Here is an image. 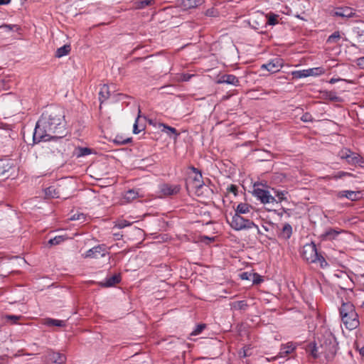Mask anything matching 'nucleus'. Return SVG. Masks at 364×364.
<instances>
[{"label":"nucleus","mask_w":364,"mask_h":364,"mask_svg":"<svg viewBox=\"0 0 364 364\" xmlns=\"http://www.w3.org/2000/svg\"><path fill=\"white\" fill-rule=\"evenodd\" d=\"M45 142H48L46 145V148L50 149V151L52 154H58V152H53V151L55 149V147L58 146V144L56 143L55 140L53 139H50L47 141H44Z\"/></svg>","instance_id":"obj_38"},{"label":"nucleus","mask_w":364,"mask_h":364,"mask_svg":"<svg viewBox=\"0 0 364 364\" xmlns=\"http://www.w3.org/2000/svg\"><path fill=\"white\" fill-rule=\"evenodd\" d=\"M114 236L115 240H118L122 239L123 235L121 233H114Z\"/></svg>","instance_id":"obj_59"},{"label":"nucleus","mask_w":364,"mask_h":364,"mask_svg":"<svg viewBox=\"0 0 364 364\" xmlns=\"http://www.w3.org/2000/svg\"><path fill=\"white\" fill-rule=\"evenodd\" d=\"M202 178H203V177H202L201 173H198V174L195 175V176L193 177V186L196 188L198 189L203 186L204 183L203 181Z\"/></svg>","instance_id":"obj_31"},{"label":"nucleus","mask_w":364,"mask_h":364,"mask_svg":"<svg viewBox=\"0 0 364 364\" xmlns=\"http://www.w3.org/2000/svg\"><path fill=\"white\" fill-rule=\"evenodd\" d=\"M294 16L297 18H299V19H301V20H304V21H306L304 18L301 17L299 14H296L294 15Z\"/></svg>","instance_id":"obj_64"},{"label":"nucleus","mask_w":364,"mask_h":364,"mask_svg":"<svg viewBox=\"0 0 364 364\" xmlns=\"http://www.w3.org/2000/svg\"><path fill=\"white\" fill-rule=\"evenodd\" d=\"M282 66L283 60L280 58H275L274 59H272L267 63L262 64L261 65V69H264L272 73H274L279 71Z\"/></svg>","instance_id":"obj_9"},{"label":"nucleus","mask_w":364,"mask_h":364,"mask_svg":"<svg viewBox=\"0 0 364 364\" xmlns=\"http://www.w3.org/2000/svg\"><path fill=\"white\" fill-rule=\"evenodd\" d=\"M291 74L294 79H301L309 77V75L311 74V72L308 71L306 69L301 70H294L292 71Z\"/></svg>","instance_id":"obj_29"},{"label":"nucleus","mask_w":364,"mask_h":364,"mask_svg":"<svg viewBox=\"0 0 364 364\" xmlns=\"http://www.w3.org/2000/svg\"><path fill=\"white\" fill-rule=\"evenodd\" d=\"M217 82L219 84L225 83L228 85H232L235 86H238L240 85L238 78L235 75L232 74H225L221 75L218 78Z\"/></svg>","instance_id":"obj_11"},{"label":"nucleus","mask_w":364,"mask_h":364,"mask_svg":"<svg viewBox=\"0 0 364 364\" xmlns=\"http://www.w3.org/2000/svg\"><path fill=\"white\" fill-rule=\"evenodd\" d=\"M205 3V0H181L182 6L186 9H194Z\"/></svg>","instance_id":"obj_17"},{"label":"nucleus","mask_w":364,"mask_h":364,"mask_svg":"<svg viewBox=\"0 0 364 364\" xmlns=\"http://www.w3.org/2000/svg\"><path fill=\"white\" fill-rule=\"evenodd\" d=\"M340 38L341 35L339 31H335L331 36H328L327 42L330 43H336L340 40Z\"/></svg>","instance_id":"obj_36"},{"label":"nucleus","mask_w":364,"mask_h":364,"mask_svg":"<svg viewBox=\"0 0 364 364\" xmlns=\"http://www.w3.org/2000/svg\"><path fill=\"white\" fill-rule=\"evenodd\" d=\"M195 174H198V173H201L198 168H195L194 166H191L189 168Z\"/></svg>","instance_id":"obj_56"},{"label":"nucleus","mask_w":364,"mask_h":364,"mask_svg":"<svg viewBox=\"0 0 364 364\" xmlns=\"http://www.w3.org/2000/svg\"><path fill=\"white\" fill-rule=\"evenodd\" d=\"M46 198H58L60 197L58 190L54 186H49L44 190Z\"/></svg>","instance_id":"obj_22"},{"label":"nucleus","mask_w":364,"mask_h":364,"mask_svg":"<svg viewBox=\"0 0 364 364\" xmlns=\"http://www.w3.org/2000/svg\"><path fill=\"white\" fill-rule=\"evenodd\" d=\"M92 153V149L87 147H77L75 149L74 154L77 157H82L90 155Z\"/></svg>","instance_id":"obj_25"},{"label":"nucleus","mask_w":364,"mask_h":364,"mask_svg":"<svg viewBox=\"0 0 364 364\" xmlns=\"http://www.w3.org/2000/svg\"><path fill=\"white\" fill-rule=\"evenodd\" d=\"M107 254L105 245H99L88 250L85 253L84 257L85 258H100L106 256Z\"/></svg>","instance_id":"obj_8"},{"label":"nucleus","mask_w":364,"mask_h":364,"mask_svg":"<svg viewBox=\"0 0 364 364\" xmlns=\"http://www.w3.org/2000/svg\"><path fill=\"white\" fill-rule=\"evenodd\" d=\"M344 276L347 279H349V277L344 273L341 272L340 274H335L336 277H341L342 276Z\"/></svg>","instance_id":"obj_61"},{"label":"nucleus","mask_w":364,"mask_h":364,"mask_svg":"<svg viewBox=\"0 0 364 364\" xmlns=\"http://www.w3.org/2000/svg\"><path fill=\"white\" fill-rule=\"evenodd\" d=\"M47 359L53 363L63 364L66 361L64 354L53 350H49L47 353Z\"/></svg>","instance_id":"obj_12"},{"label":"nucleus","mask_w":364,"mask_h":364,"mask_svg":"<svg viewBox=\"0 0 364 364\" xmlns=\"http://www.w3.org/2000/svg\"><path fill=\"white\" fill-rule=\"evenodd\" d=\"M355 15V14L353 12V9L350 7L339 8L338 11L334 13V16L342 18H351Z\"/></svg>","instance_id":"obj_14"},{"label":"nucleus","mask_w":364,"mask_h":364,"mask_svg":"<svg viewBox=\"0 0 364 364\" xmlns=\"http://www.w3.org/2000/svg\"><path fill=\"white\" fill-rule=\"evenodd\" d=\"M292 234V228L290 224L286 223L282 228L281 235L284 239H289Z\"/></svg>","instance_id":"obj_30"},{"label":"nucleus","mask_w":364,"mask_h":364,"mask_svg":"<svg viewBox=\"0 0 364 364\" xmlns=\"http://www.w3.org/2000/svg\"><path fill=\"white\" fill-rule=\"evenodd\" d=\"M252 348L250 346H245L243 347L242 350L240 351V355L242 358H246L250 356Z\"/></svg>","instance_id":"obj_40"},{"label":"nucleus","mask_w":364,"mask_h":364,"mask_svg":"<svg viewBox=\"0 0 364 364\" xmlns=\"http://www.w3.org/2000/svg\"><path fill=\"white\" fill-rule=\"evenodd\" d=\"M160 192L165 196H171L177 194L180 191V186L168 183L161 184L159 187Z\"/></svg>","instance_id":"obj_10"},{"label":"nucleus","mask_w":364,"mask_h":364,"mask_svg":"<svg viewBox=\"0 0 364 364\" xmlns=\"http://www.w3.org/2000/svg\"><path fill=\"white\" fill-rule=\"evenodd\" d=\"M252 209V206L247 203H240L237 205V208L235 210V214L242 215L247 214L250 212Z\"/></svg>","instance_id":"obj_18"},{"label":"nucleus","mask_w":364,"mask_h":364,"mask_svg":"<svg viewBox=\"0 0 364 364\" xmlns=\"http://www.w3.org/2000/svg\"><path fill=\"white\" fill-rule=\"evenodd\" d=\"M301 256L309 263L318 262L320 267L322 269L328 266L325 258L318 252L316 244L314 242L303 246Z\"/></svg>","instance_id":"obj_4"},{"label":"nucleus","mask_w":364,"mask_h":364,"mask_svg":"<svg viewBox=\"0 0 364 364\" xmlns=\"http://www.w3.org/2000/svg\"><path fill=\"white\" fill-rule=\"evenodd\" d=\"M253 276V273L245 272L240 274V278L243 280H251Z\"/></svg>","instance_id":"obj_49"},{"label":"nucleus","mask_w":364,"mask_h":364,"mask_svg":"<svg viewBox=\"0 0 364 364\" xmlns=\"http://www.w3.org/2000/svg\"><path fill=\"white\" fill-rule=\"evenodd\" d=\"M320 354L323 355L328 362L333 360L338 350V343L334 335L325 330L318 338Z\"/></svg>","instance_id":"obj_2"},{"label":"nucleus","mask_w":364,"mask_h":364,"mask_svg":"<svg viewBox=\"0 0 364 364\" xmlns=\"http://www.w3.org/2000/svg\"><path fill=\"white\" fill-rule=\"evenodd\" d=\"M70 51V45H64L63 46L57 49L55 52V57L61 58L63 56L67 55Z\"/></svg>","instance_id":"obj_28"},{"label":"nucleus","mask_w":364,"mask_h":364,"mask_svg":"<svg viewBox=\"0 0 364 364\" xmlns=\"http://www.w3.org/2000/svg\"><path fill=\"white\" fill-rule=\"evenodd\" d=\"M339 80H340V79L331 78V79L330 80L329 82H330L331 84H334V83H336V82H338V81H339Z\"/></svg>","instance_id":"obj_62"},{"label":"nucleus","mask_w":364,"mask_h":364,"mask_svg":"<svg viewBox=\"0 0 364 364\" xmlns=\"http://www.w3.org/2000/svg\"><path fill=\"white\" fill-rule=\"evenodd\" d=\"M11 0H0V5H6L8 4Z\"/></svg>","instance_id":"obj_60"},{"label":"nucleus","mask_w":364,"mask_h":364,"mask_svg":"<svg viewBox=\"0 0 364 364\" xmlns=\"http://www.w3.org/2000/svg\"><path fill=\"white\" fill-rule=\"evenodd\" d=\"M295 346L292 343H287L286 345L282 346L281 348L279 355L281 357H284L291 353L295 349Z\"/></svg>","instance_id":"obj_24"},{"label":"nucleus","mask_w":364,"mask_h":364,"mask_svg":"<svg viewBox=\"0 0 364 364\" xmlns=\"http://www.w3.org/2000/svg\"><path fill=\"white\" fill-rule=\"evenodd\" d=\"M228 222L229 223L230 227L234 229L235 230L240 231L242 230H249L252 228H255L257 230V232L260 233V230L259 229V227L255 224L253 221L248 218H245V217L234 214L231 220H229L227 219Z\"/></svg>","instance_id":"obj_5"},{"label":"nucleus","mask_w":364,"mask_h":364,"mask_svg":"<svg viewBox=\"0 0 364 364\" xmlns=\"http://www.w3.org/2000/svg\"><path fill=\"white\" fill-rule=\"evenodd\" d=\"M247 306V302L244 300L237 301L232 304V307L237 310H245Z\"/></svg>","instance_id":"obj_33"},{"label":"nucleus","mask_w":364,"mask_h":364,"mask_svg":"<svg viewBox=\"0 0 364 364\" xmlns=\"http://www.w3.org/2000/svg\"><path fill=\"white\" fill-rule=\"evenodd\" d=\"M360 192L353 191H341L336 194L339 198H346L352 201L357 200L359 198Z\"/></svg>","instance_id":"obj_13"},{"label":"nucleus","mask_w":364,"mask_h":364,"mask_svg":"<svg viewBox=\"0 0 364 364\" xmlns=\"http://www.w3.org/2000/svg\"><path fill=\"white\" fill-rule=\"evenodd\" d=\"M355 63L360 69L364 70V56L357 58Z\"/></svg>","instance_id":"obj_50"},{"label":"nucleus","mask_w":364,"mask_h":364,"mask_svg":"<svg viewBox=\"0 0 364 364\" xmlns=\"http://www.w3.org/2000/svg\"><path fill=\"white\" fill-rule=\"evenodd\" d=\"M228 191L234 193L235 196L237 195V187L235 185H231L228 188Z\"/></svg>","instance_id":"obj_53"},{"label":"nucleus","mask_w":364,"mask_h":364,"mask_svg":"<svg viewBox=\"0 0 364 364\" xmlns=\"http://www.w3.org/2000/svg\"><path fill=\"white\" fill-rule=\"evenodd\" d=\"M193 76V75L183 73L181 76V80L183 82H187L191 80V78Z\"/></svg>","instance_id":"obj_51"},{"label":"nucleus","mask_w":364,"mask_h":364,"mask_svg":"<svg viewBox=\"0 0 364 364\" xmlns=\"http://www.w3.org/2000/svg\"><path fill=\"white\" fill-rule=\"evenodd\" d=\"M205 15L208 16H215V10L213 9H208L205 12Z\"/></svg>","instance_id":"obj_55"},{"label":"nucleus","mask_w":364,"mask_h":364,"mask_svg":"<svg viewBox=\"0 0 364 364\" xmlns=\"http://www.w3.org/2000/svg\"><path fill=\"white\" fill-rule=\"evenodd\" d=\"M43 323L47 326L63 327L65 326V321L62 320L46 318L43 320Z\"/></svg>","instance_id":"obj_19"},{"label":"nucleus","mask_w":364,"mask_h":364,"mask_svg":"<svg viewBox=\"0 0 364 364\" xmlns=\"http://www.w3.org/2000/svg\"><path fill=\"white\" fill-rule=\"evenodd\" d=\"M195 174H198V173H201L198 168H195L194 166H191L189 168Z\"/></svg>","instance_id":"obj_57"},{"label":"nucleus","mask_w":364,"mask_h":364,"mask_svg":"<svg viewBox=\"0 0 364 364\" xmlns=\"http://www.w3.org/2000/svg\"><path fill=\"white\" fill-rule=\"evenodd\" d=\"M65 240V237L62 235L55 236L53 238H51L48 240V244L50 245H56L60 244L62 242H63Z\"/></svg>","instance_id":"obj_37"},{"label":"nucleus","mask_w":364,"mask_h":364,"mask_svg":"<svg viewBox=\"0 0 364 364\" xmlns=\"http://www.w3.org/2000/svg\"><path fill=\"white\" fill-rule=\"evenodd\" d=\"M154 3L153 0H142L136 3L137 9H144L145 7L151 5Z\"/></svg>","instance_id":"obj_41"},{"label":"nucleus","mask_w":364,"mask_h":364,"mask_svg":"<svg viewBox=\"0 0 364 364\" xmlns=\"http://www.w3.org/2000/svg\"><path fill=\"white\" fill-rule=\"evenodd\" d=\"M71 220H78L80 223L86 220V215L82 213H75L70 218Z\"/></svg>","instance_id":"obj_35"},{"label":"nucleus","mask_w":364,"mask_h":364,"mask_svg":"<svg viewBox=\"0 0 364 364\" xmlns=\"http://www.w3.org/2000/svg\"><path fill=\"white\" fill-rule=\"evenodd\" d=\"M139 117L136 119L135 122L133 126V133L135 134H139L142 130H144V127L139 128L138 126Z\"/></svg>","instance_id":"obj_47"},{"label":"nucleus","mask_w":364,"mask_h":364,"mask_svg":"<svg viewBox=\"0 0 364 364\" xmlns=\"http://www.w3.org/2000/svg\"><path fill=\"white\" fill-rule=\"evenodd\" d=\"M264 185L262 183H255L253 186L252 194L263 204L273 203L277 200L272 196L269 191L264 188Z\"/></svg>","instance_id":"obj_6"},{"label":"nucleus","mask_w":364,"mask_h":364,"mask_svg":"<svg viewBox=\"0 0 364 364\" xmlns=\"http://www.w3.org/2000/svg\"><path fill=\"white\" fill-rule=\"evenodd\" d=\"M120 281V274H114L112 277L106 278L104 282L100 283V285L104 287H110L114 286L117 284H119Z\"/></svg>","instance_id":"obj_15"},{"label":"nucleus","mask_w":364,"mask_h":364,"mask_svg":"<svg viewBox=\"0 0 364 364\" xmlns=\"http://www.w3.org/2000/svg\"><path fill=\"white\" fill-rule=\"evenodd\" d=\"M339 314L347 329L353 330L360 325L358 315L355 311L354 305L351 302L343 301L341 306L339 308Z\"/></svg>","instance_id":"obj_3"},{"label":"nucleus","mask_w":364,"mask_h":364,"mask_svg":"<svg viewBox=\"0 0 364 364\" xmlns=\"http://www.w3.org/2000/svg\"><path fill=\"white\" fill-rule=\"evenodd\" d=\"M340 232L333 229L330 228L325 231L323 234L321 235L320 237L321 240L327 241V240H335L337 236L339 235Z\"/></svg>","instance_id":"obj_16"},{"label":"nucleus","mask_w":364,"mask_h":364,"mask_svg":"<svg viewBox=\"0 0 364 364\" xmlns=\"http://www.w3.org/2000/svg\"><path fill=\"white\" fill-rule=\"evenodd\" d=\"M12 168V166L10 165L9 163L0 166V177H2L4 178H8L10 176L9 172Z\"/></svg>","instance_id":"obj_26"},{"label":"nucleus","mask_w":364,"mask_h":364,"mask_svg":"<svg viewBox=\"0 0 364 364\" xmlns=\"http://www.w3.org/2000/svg\"><path fill=\"white\" fill-rule=\"evenodd\" d=\"M338 156L341 159L345 160L348 164L351 166L360 165L363 163V158L348 148L341 149L338 153Z\"/></svg>","instance_id":"obj_7"},{"label":"nucleus","mask_w":364,"mask_h":364,"mask_svg":"<svg viewBox=\"0 0 364 364\" xmlns=\"http://www.w3.org/2000/svg\"><path fill=\"white\" fill-rule=\"evenodd\" d=\"M359 352L362 356H364V346L359 350Z\"/></svg>","instance_id":"obj_63"},{"label":"nucleus","mask_w":364,"mask_h":364,"mask_svg":"<svg viewBox=\"0 0 364 364\" xmlns=\"http://www.w3.org/2000/svg\"><path fill=\"white\" fill-rule=\"evenodd\" d=\"M21 317V316L6 315L5 318L7 321H11L13 324H16Z\"/></svg>","instance_id":"obj_45"},{"label":"nucleus","mask_w":364,"mask_h":364,"mask_svg":"<svg viewBox=\"0 0 364 364\" xmlns=\"http://www.w3.org/2000/svg\"><path fill=\"white\" fill-rule=\"evenodd\" d=\"M301 120L304 122H313L314 119L311 114L309 112H305L301 117Z\"/></svg>","instance_id":"obj_48"},{"label":"nucleus","mask_w":364,"mask_h":364,"mask_svg":"<svg viewBox=\"0 0 364 364\" xmlns=\"http://www.w3.org/2000/svg\"><path fill=\"white\" fill-rule=\"evenodd\" d=\"M116 145H124L132 141V137H124L122 134H117L112 140Z\"/></svg>","instance_id":"obj_20"},{"label":"nucleus","mask_w":364,"mask_h":364,"mask_svg":"<svg viewBox=\"0 0 364 364\" xmlns=\"http://www.w3.org/2000/svg\"><path fill=\"white\" fill-rule=\"evenodd\" d=\"M15 26H11V25H4V26H1L0 28H6L8 31H11L12 30L13 27H14Z\"/></svg>","instance_id":"obj_58"},{"label":"nucleus","mask_w":364,"mask_h":364,"mask_svg":"<svg viewBox=\"0 0 364 364\" xmlns=\"http://www.w3.org/2000/svg\"><path fill=\"white\" fill-rule=\"evenodd\" d=\"M160 127H163L161 131L163 132L166 133L167 135L169 136L170 137L172 136V135H174V138H176L179 135V133L177 132L176 129L174 127H170L165 124H160Z\"/></svg>","instance_id":"obj_23"},{"label":"nucleus","mask_w":364,"mask_h":364,"mask_svg":"<svg viewBox=\"0 0 364 364\" xmlns=\"http://www.w3.org/2000/svg\"><path fill=\"white\" fill-rule=\"evenodd\" d=\"M139 197V192L136 189H129L124 195V198L127 201H132Z\"/></svg>","instance_id":"obj_27"},{"label":"nucleus","mask_w":364,"mask_h":364,"mask_svg":"<svg viewBox=\"0 0 364 364\" xmlns=\"http://www.w3.org/2000/svg\"><path fill=\"white\" fill-rule=\"evenodd\" d=\"M346 176L351 177V176H353V173H349V172L340 171L334 173L333 175H332L331 178L333 180H338V179L342 178Z\"/></svg>","instance_id":"obj_34"},{"label":"nucleus","mask_w":364,"mask_h":364,"mask_svg":"<svg viewBox=\"0 0 364 364\" xmlns=\"http://www.w3.org/2000/svg\"><path fill=\"white\" fill-rule=\"evenodd\" d=\"M206 326L204 323L198 324L196 326L195 329L191 333V336H197L200 334L205 328Z\"/></svg>","instance_id":"obj_42"},{"label":"nucleus","mask_w":364,"mask_h":364,"mask_svg":"<svg viewBox=\"0 0 364 364\" xmlns=\"http://www.w3.org/2000/svg\"><path fill=\"white\" fill-rule=\"evenodd\" d=\"M131 224H132L131 223H129V221H127L126 220H119L115 224V227H117L119 229H122V228H124L131 225Z\"/></svg>","instance_id":"obj_43"},{"label":"nucleus","mask_w":364,"mask_h":364,"mask_svg":"<svg viewBox=\"0 0 364 364\" xmlns=\"http://www.w3.org/2000/svg\"><path fill=\"white\" fill-rule=\"evenodd\" d=\"M309 350H310L311 355L314 358H316L319 356L320 351H318V350H320V348H319V346L316 347L315 343H312L309 346Z\"/></svg>","instance_id":"obj_39"},{"label":"nucleus","mask_w":364,"mask_h":364,"mask_svg":"<svg viewBox=\"0 0 364 364\" xmlns=\"http://www.w3.org/2000/svg\"><path fill=\"white\" fill-rule=\"evenodd\" d=\"M267 23L270 26H274L278 23L279 15L274 13H269L267 15Z\"/></svg>","instance_id":"obj_32"},{"label":"nucleus","mask_w":364,"mask_h":364,"mask_svg":"<svg viewBox=\"0 0 364 364\" xmlns=\"http://www.w3.org/2000/svg\"><path fill=\"white\" fill-rule=\"evenodd\" d=\"M65 134L63 109L56 105L47 107L36 123L33 136V142L53 139L58 144L53 152H60L63 148V138Z\"/></svg>","instance_id":"obj_1"},{"label":"nucleus","mask_w":364,"mask_h":364,"mask_svg":"<svg viewBox=\"0 0 364 364\" xmlns=\"http://www.w3.org/2000/svg\"><path fill=\"white\" fill-rule=\"evenodd\" d=\"M110 97L109 87L107 85H103L99 92V100L102 102Z\"/></svg>","instance_id":"obj_21"},{"label":"nucleus","mask_w":364,"mask_h":364,"mask_svg":"<svg viewBox=\"0 0 364 364\" xmlns=\"http://www.w3.org/2000/svg\"><path fill=\"white\" fill-rule=\"evenodd\" d=\"M320 68H309L307 69L308 71L311 72V74L309 75V76H313L318 75L317 71L320 70Z\"/></svg>","instance_id":"obj_52"},{"label":"nucleus","mask_w":364,"mask_h":364,"mask_svg":"<svg viewBox=\"0 0 364 364\" xmlns=\"http://www.w3.org/2000/svg\"><path fill=\"white\" fill-rule=\"evenodd\" d=\"M252 283L254 284H260L262 282H263V279L262 277V276H260L259 274L257 273H253V276L252 277Z\"/></svg>","instance_id":"obj_44"},{"label":"nucleus","mask_w":364,"mask_h":364,"mask_svg":"<svg viewBox=\"0 0 364 364\" xmlns=\"http://www.w3.org/2000/svg\"><path fill=\"white\" fill-rule=\"evenodd\" d=\"M328 97L332 101H334V102H338V99L339 97H337L335 93L332 92H330L329 94H328Z\"/></svg>","instance_id":"obj_54"},{"label":"nucleus","mask_w":364,"mask_h":364,"mask_svg":"<svg viewBox=\"0 0 364 364\" xmlns=\"http://www.w3.org/2000/svg\"><path fill=\"white\" fill-rule=\"evenodd\" d=\"M276 195V196L278 198V201L277 202H281L283 200H285V193L287 192L285 191H274V189H272Z\"/></svg>","instance_id":"obj_46"}]
</instances>
